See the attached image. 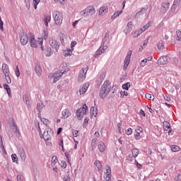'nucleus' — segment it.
Returning a JSON list of instances; mask_svg holds the SVG:
<instances>
[{
	"label": "nucleus",
	"mask_w": 181,
	"mask_h": 181,
	"mask_svg": "<svg viewBox=\"0 0 181 181\" xmlns=\"http://www.w3.org/2000/svg\"><path fill=\"white\" fill-rule=\"evenodd\" d=\"M52 21V16L49 14H46L44 18V23L47 28H49V22Z\"/></svg>",
	"instance_id": "aec40b11"
},
{
	"label": "nucleus",
	"mask_w": 181,
	"mask_h": 181,
	"mask_svg": "<svg viewBox=\"0 0 181 181\" xmlns=\"http://www.w3.org/2000/svg\"><path fill=\"white\" fill-rule=\"evenodd\" d=\"M20 156L22 160H26V153H25V150H23V148H22L20 151Z\"/></svg>",
	"instance_id": "bb28decb"
},
{
	"label": "nucleus",
	"mask_w": 181,
	"mask_h": 181,
	"mask_svg": "<svg viewBox=\"0 0 181 181\" xmlns=\"http://www.w3.org/2000/svg\"><path fill=\"white\" fill-rule=\"evenodd\" d=\"M103 53H104L103 49L99 48L95 53V57H98V56H100Z\"/></svg>",
	"instance_id": "58836bf2"
},
{
	"label": "nucleus",
	"mask_w": 181,
	"mask_h": 181,
	"mask_svg": "<svg viewBox=\"0 0 181 181\" xmlns=\"http://www.w3.org/2000/svg\"><path fill=\"white\" fill-rule=\"evenodd\" d=\"M100 49H102V50L104 52L105 50H107V49H108V47H107V45L100 47Z\"/></svg>",
	"instance_id": "338daca9"
},
{
	"label": "nucleus",
	"mask_w": 181,
	"mask_h": 181,
	"mask_svg": "<svg viewBox=\"0 0 181 181\" xmlns=\"http://www.w3.org/2000/svg\"><path fill=\"white\" fill-rule=\"evenodd\" d=\"M40 2V0H33V5H34L35 9H37V5H39Z\"/></svg>",
	"instance_id": "a19ab883"
},
{
	"label": "nucleus",
	"mask_w": 181,
	"mask_h": 181,
	"mask_svg": "<svg viewBox=\"0 0 181 181\" xmlns=\"http://www.w3.org/2000/svg\"><path fill=\"white\" fill-rule=\"evenodd\" d=\"M135 132H136V134H135V139H141V134H142V127L138 126L136 129H135Z\"/></svg>",
	"instance_id": "f3484780"
},
{
	"label": "nucleus",
	"mask_w": 181,
	"mask_h": 181,
	"mask_svg": "<svg viewBox=\"0 0 181 181\" xmlns=\"http://www.w3.org/2000/svg\"><path fill=\"white\" fill-rule=\"evenodd\" d=\"M132 55V50L128 51L126 58L124 59V68L128 67V66L129 65Z\"/></svg>",
	"instance_id": "4468645a"
},
{
	"label": "nucleus",
	"mask_w": 181,
	"mask_h": 181,
	"mask_svg": "<svg viewBox=\"0 0 181 181\" xmlns=\"http://www.w3.org/2000/svg\"><path fill=\"white\" fill-rule=\"evenodd\" d=\"M49 45L52 49H54L56 52H59V49L60 47V45H59V42L57 40L54 38H51L49 40Z\"/></svg>",
	"instance_id": "9d476101"
},
{
	"label": "nucleus",
	"mask_w": 181,
	"mask_h": 181,
	"mask_svg": "<svg viewBox=\"0 0 181 181\" xmlns=\"http://www.w3.org/2000/svg\"><path fill=\"white\" fill-rule=\"evenodd\" d=\"M2 71L4 74V76L8 74V73H9V68L6 64H4L2 65Z\"/></svg>",
	"instance_id": "a878e982"
},
{
	"label": "nucleus",
	"mask_w": 181,
	"mask_h": 181,
	"mask_svg": "<svg viewBox=\"0 0 181 181\" xmlns=\"http://www.w3.org/2000/svg\"><path fill=\"white\" fill-rule=\"evenodd\" d=\"M129 87H131V83L129 82L122 85V88L124 90H129Z\"/></svg>",
	"instance_id": "4c0bfd02"
},
{
	"label": "nucleus",
	"mask_w": 181,
	"mask_h": 181,
	"mask_svg": "<svg viewBox=\"0 0 181 181\" xmlns=\"http://www.w3.org/2000/svg\"><path fill=\"white\" fill-rule=\"evenodd\" d=\"M25 4L26 8H28V9H30V0H25Z\"/></svg>",
	"instance_id": "c03bdc74"
},
{
	"label": "nucleus",
	"mask_w": 181,
	"mask_h": 181,
	"mask_svg": "<svg viewBox=\"0 0 181 181\" xmlns=\"http://www.w3.org/2000/svg\"><path fill=\"white\" fill-rule=\"evenodd\" d=\"M64 181H70V176L66 175L64 177Z\"/></svg>",
	"instance_id": "69168bd1"
},
{
	"label": "nucleus",
	"mask_w": 181,
	"mask_h": 181,
	"mask_svg": "<svg viewBox=\"0 0 181 181\" xmlns=\"http://www.w3.org/2000/svg\"><path fill=\"white\" fill-rule=\"evenodd\" d=\"M8 124L12 129L16 135L19 134V129L18 128V125L15 123V120L13 119H8Z\"/></svg>",
	"instance_id": "1a4fd4ad"
},
{
	"label": "nucleus",
	"mask_w": 181,
	"mask_h": 181,
	"mask_svg": "<svg viewBox=\"0 0 181 181\" xmlns=\"http://www.w3.org/2000/svg\"><path fill=\"white\" fill-rule=\"evenodd\" d=\"M35 125L37 128V131L39 132V135L41 139H44L45 142H47V141H52V136H53V130H52V129L47 127L45 129L42 134L39 122H35Z\"/></svg>",
	"instance_id": "f257e3e1"
},
{
	"label": "nucleus",
	"mask_w": 181,
	"mask_h": 181,
	"mask_svg": "<svg viewBox=\"0 0 181 181\" xmlns=\"http://www.w3.org/2000/svg\"><path fill=\"white\" fill-rule=\"evenodd\" d=\"M177 37L178 40H181V31L177 32Z\"/></svg>",
	"instance_id": "bf43d9fd"
},
{
	"label": "nucleus",
	"mask_w": 181,
	"mask_h": 181,
	"mask_svg": "<svg viewBox=\"0 0 181 181\" xmlns=\"http://www.w3.org/2000/svg\"><path fill=\"white\" fill-rule=\"evenodd\" d=\"M157 47H158V49L159 50L163 49V47H164L163 43L159 42V43L158 44V45H157Z\"/></svg>",
	"instance_id": "de8ad7c7"
},
{
	"label": "nucleus",
	"mask_w": 181,
	"mask_h": 181,
	"mask_svg": "<svg viewBox=\"0 0 181 181\" xmlns=\"http://www.w3.org/2000/svg\"><path fill=\"white\" fill-rule=\"evenodd\" d=\"M95 13V8H94V6H89L86 7L83 11H81L80 12L81 16L83 18H88V16H93Z\"/></svg>",
	"instance_id": "7ed1b4c3"
},
{
	"label": "nucleus",
	"mask_w": 181,
	"mask_h": 181,
	"mask_svg": "<svg viewBox=\"0 0 181 181\" xmlns=\"http://www.w3.org/2000/svg\"><path fill=\"white\" fill-rule=\"evenodd\" d=\"M4 87L5 90L7 91L8 95H10L11 94V88L9 87V86L8 84L5 83L4 85Z\"/></svg>",
	"instance_id": "c9c22d12"
},
{
	"label": "nucleus",
	"mask_w": 181,
	"mask_h": 181,
	"mask_svg": "<svg viewBox=\"0 0 181 181\" xmlns=\"http://www.w3.org/2000/svg\"><path fill=\"white\" fill-rule=\"evenodd\" d=\"M169 3L168 2H165L162 4L163 8H165V9H168L169 8Z\"/></svg>",
	"instance_id": "864d4df0"
},
{
	"label": "nucleus",
	"mask_w": 181,
	"mask_h": 181,
	"mask_svg": "<svg viewBox=\"0 0 181 181\" xmlns=\"http://www.w3.org/2000/svg\"><path fill=\"white\" fill-rule=\"evenodd\" d=\"M141 33H142V32H141V31H136V32H134V35H133V36H134V37H138V36H139V35H141Z\"/></svg>",
	"instance_id": "6e6d98bb"
},
{
	"label": "nucleus",
	"mask_w": 181,
	"mask_h": 181,
	"mask_svg": "<svg viewBox=\"0 0 181 181\" xmlns=\"http://www.w3.org/2000/svg\"><path fill=\"white\" fill-rule=\"evenodd\" d=\"M163 97H164V99L165 100V101H170V97H169L168 95H163Z\"/></svg>",
	"instance_id": "680f3d73"
},
{
	"label": "nucleus",
	"mask_w": 181,
	"mask_h": 181,
	"mask_svg": "<svg viewBox=\"0 0 181 181\" xmlns=\"http://www.w3.org/2000/svg\"><path fill=\"white\" fill-rule=\"evenodd\" d=\"M59 37H60V41L62 45L64 44V39H66L67 37V35L64 33H61L59 35Z\"/></svg>",
	"instance_id": "7c9ffc66"
},
{
	"label": "nucleus",
	"mask_w": 181,
	"mask_h": 181,
	"mask_svg": "<svg viewBox=\"0 0 181 181\" xmlns=\"http://www.w3.org/2000/svg\"><path fill=\"white\" fill-rule=\"evenodd\" d=\"M72 135H73V136H74L75 138H77V136H78V131H77V130H73V131H72Z\"/></svg>",
	"instance_id": "09e8293b"
},
{
	"label": "nucleus",
	"mask_w": 181,
	"mask_h": 181,
	"mask_svg": "<svg viewBox=\"0 0 181 181\" xmlns=\"http://www.w3.org/2000/svg\"><path fill=\"white\" fill-rule=\"evenodd\" d=\"M20 41L23 46H25V45H28V42H29L28 35L25 33H21L20 35Z\"/></svg>",
	"instance_id": "f8f14e48"
},
{
	"label": "nucleus",
	"mask_w": 181,
	"mask_h": 181,
	"mask_svg": "<svg viewBox=\"0 0 181 181\" xmlns=\"http://www.w3.org/2000/svg\"><path fill=\"white\" fill-rule=\"evenodd\" d=\"M52 16L56 25H60L63 23V16L62 15V13L58 11H54L52 13Z\"/></svg>",
	"instance_id": "20e7f679"
},
{
	"label": "nucleus",
	"mask_w": 181,
	"mask_h": 181,
	"mask_svg": "<svg viewBox=\"0 0 181 181\" xmlns=\"http://www.w3.org/2000/svg\"><path fill=\"white\" fill-rule=\"evenodd\" d=\"M171 151H173V152H179L180 151V147L177 145H172Z\"/></svg>",
	"instance_id": "2f4dec72"
},
{
	"label": "nucleus",
	"mask_w": 181,
	"mask_h": 181,
	"mask_svg": "<svg viewBox=\"0 0 181 181\" xmlns=\"http://www.w3.org/2000/svg\"><path fill=\"white\" fill-rule=\"evenodd\" d=\"M30 45L31 47L36 48L37 47V42H36V40H35V36L32 34H30Z\"/></svg>",
	"instance_id": "dca6fc26"
},
{
	"label": "nucleus",
	"mask_w": 181,
	"mask_h": 181,
	"mask_svg": "<svg viewBox=\"0 0 181 181\" xmlns=\"http://www.w3.org/2000/svg\"><path fill=\"white\" fill-rule=\"evenodd\" d=\"M42 36V38L40 37L37 39V43L38 45H40V46H41V49L43 50V39L46 40L49 37V33L47 31V29L44 30Z\"/></svg>",
	"instance_id": "6e6552de"
},
{
	"label": "nucleus",
	"mask_w": 181,
	"mask_h": 181,
	"mask_svg": "<svg viewBox=\"0 0 181 181\" xmlns=\"http://www.w3.org/2000/svg\"><path fill=\"white\" fill-rule=\"evenodd\" d=\"M95 142H97L96 138H95L92 140V143H91L92 148H95V146H97V145L95 144Z\"/></svg>",
	"instance_id": "3c124183"
},
{
	"label": "nucleus",
	"mask_w": 181,
	"mask_h": 181,
	"mask_svg": "<svg viewBox=\"0 0 181 181\" xmlns=\"http://www.w3.org/2000/svg\"><path fill=\"white\" fill-rule=\"evenodd\" d=\"M23 98L25 104H27V105H30L29 96L28 95H24Z\"/></svg>",
	"instance_id": "f704fd0d"
},
{
	"label": "nucleus",
	"mask_w": 181,
	"mask_h": 181,
	"mask_svg": "<svg viewBox=\"0 0 181 181\" xmlns=\"http://www.w3.org/2000/svg\"><path fill=\"white\" fill-rule=\"evenodd\" d=\"M108 12V6H104L100 8L99 9V15L101 16H103V15H105Z\"/></svg>",
	"instance_id": "a211bd4d"
},
{
	"label": "nucleus",
	"mask_w": 181,
	"mask_h": 181,
	"mask_svg": "<svg viewBox=\"0 0 181 181\" xmlns=\"http://www.w3.org/2000/svg\"><path fill=\"white\" fill-rule=\"evenodd\" d=\"M168 63V58L166 57H160L158 60V64L163 65Z\"/></svg>",
	"instance_id": "412c9836"
},
{
	"label": "nucleus",
	"mask_w": 181,
	"mask_h": 181,
	"mask_svg": "<svg viewBox=\"0 0 181 181\" xmlns=\"http://www.w3.org/2000/svg\"><path fill=\"white\" fill-rule=\"evenodd\" d=\"M117 127H118V132H119V133L121 134V129H122V124L119 123V124H117Z\"/></svg>",
	"instance_id": "13d9d810"
},
{
	"label": "nucleus",
	"mask_w": 181,
	"mask_h": 181,
	"mask_svg": "<svg viewBox=\"0 0 181 181\" xmlns=\"http://www.w3.org/2000/svg\"><path fill=\"white\" fill-rule=\"evenodd\" d=\"M88 87H90V83H87L83 85L80 88H79V93L81 95H83V94H86L87 92V90H88Z\"/></svg>",
	"instance_id": "2eb2a0df"
},
{
	"label": "nucleus",
	"mask_w": 181,
	"mask_h": 181,
	"mask_svg": "<svg viewBox=\"0 0 181 181\" xmlns=\"http://www.w3.org/2000/svg\"><path fill=\"white\" fill-rule=\"evenodd\" d=\"M59 146H62V149H64V147H63V139H61L59 140Z\"/></svg>",
	"instance_id": "774afa93"
},
{
	"label": "nucleus",
	"mask_w": 181,
	"mask_h": 181,
	"mask_svg": "<svg viewBox=\"0 0 181 181\" xmlns=\"http://www.w3.org/2000/svg\"><path fill=\"white\" fill-rule=\"evenodd\" d=\"M44 54L47 57H50L53 54V51H52L50 47H48L45 49Z\"/></svg>",
	"instance_id": "5701e85b"
},
{
	"label": "nucleus",
	"mask_w": 181,
	"mask_h": 181,
	"mask_svg": "<svg viewBox=\"0 0 181 181\" xmlns=\"http://www.w3.org/2000/svg\"><path fill=\"white\" fill-rule=\"evenodd\" d=\"M106 172L104 174L105 181H111V167L105 165Z\"/></svg>",
	"instance_id": "9b49d317"
},
{
	"label": "nucleus",
	"mask_w": 181,
	"mask_h": 181,
	"mask_svg": "<svg viewBox=\"0 0 181 181\" xmlns=\"http://www.w3.org/2000/svg\"><path fill=\"white\" fill-rule=\"evenodd\" d=\"M88 112V107H87V105H83L82 107H80L77 111H76V116L78 119H81Z\"/></svg>",
	"instance_id": "39448f33"
},
{
	"label": "nucleus",
	"mask_w": 181,
	"mask_h": 181,
	"mask_svg": "<svg viewBox=\"0 0 181 181\" xmlns=\"http://www.w3.org/2000/svg\"><path fill=\"white\" fill-rule=\"evenodd\" d=\"M65 71H66L62 70V71H58L51 74L50 78L51 80H52V83H56L57 81H58V80H60V78H62V76L64 74Z\"/></svg>",
	"instance_id": "0eeeda50"
},
{
	"label": "nucleus",
	"mask_w": 181,
	"mask_h": 181,
	"mask_svg": "<svg viewBox=\"0 0 181 181\" xmlns=\"http://www.w3.org/2000/svg\"><path fill=\"white\" fill-rule=\"evenodd\" d=\"M5 78L8 84H11L12 83V81L11 80V77L9 76V74L5 75Z\"/></svg>",
	"instance_id": "79ce46f5"
},
{
	"label": "nucleus",
	"mask_w": 181,
	"mask_h": 181,
	"mask_svg": "<svg viewBox=\"0 0 181 181\" xmlns=\"http://www.w3.org/2000/svg\"><path fill=\"white\" fill-rule=\"evenodd\" d=\"M41 121L42 122H43V124H45V125H47V124H49V119H46V118H41Z\"/></svg>",
	"instance_id": "49530a36"
},
{
	"label": "nucleus",
	"mask_w": 181,
	"mask_h": 181,
	"mask_svg": "<svg viewBox=\"0 0 181 181\" xmlns=\"http://www.w3.org/2000/svg\"><path fill=\"white\" fill-rule=\"evenodd\" d=\"M95 165L97 167V168L98 169V170H101L103 166L101 165V163L100 162V160H96L95 162Z\"/></svg>",
	"instance_id": "e433bc0d"
},
{
	"label": "nucleus",
	"mask_w": 181,
	"mask_h": 181,
	"mask_svg": "<svg viewBox=\"0 0 181 181\" xmlns=\"http://www.w3.org/2000/svg\"><path fill=\"white\" fill-rule=\"evenodd\" d=\"M132 26H133V24H132V22H129L127 23V25L126 27V28L124 29V32L126 35H128V33H129L130 32H132Z\"/></svg>",
	"instance_id": "6ab92c4d"
},
{
	"label": "nucleus",
	"mask_w": 181,
	"mask_h": 181,
	"mask_svg": "<svg viewBox=\"0 0 181 181\" xmlns=\"http://www.w3.org/2000/svg\"><path fill=\"white\" fill-rule=\"evenodd\" d=\"M133 158H136L139 155V150L138 148H133L132 150Z\"/></svg>",
	"instance_id": "c85d7f7f"
},
{
	"label": "nucleus",
	"mask_w": 181,
	"mask_h": 181,
	"mask_svg": "<svg viewBox=\"0 0 181 181\" xmlns=\"http://www.w3.org/2000/svg\"><path fill=\"white\" fill-rule=\"evenodd\" d=\"M175 181H181V175L178 174L177 176H176L174 179Z\"/></svg>",
	"instance_id": "4d7b16f0"
},
{
	"label": "nucleus",
	"mask_w": 181,
	"mask_h": 181,
	"mask_svg": "<svg viewBox=\"0 0 181 181\" xmlns=\"http://www.w3.org/2000/svg\"><path fill=\"white\" fill-rule=\"evenodd\" d=\"M16 77H19L21 76V71H19V66H16Z\"/></svg>",
	"instance_id": "8fccbe9b"
},
{
	"label": "nucleus",
	"mask_w": 181,
	"mask_h": 181,
	"mask_svg": "<svg viewBox=\"0 0 181 181\" xmlns=\"http://www.w3.org/2000/svg\"><path fill=\"white\" fill-rule=\"evenodd\" d=\"M88 70V66H85L82 68L78 74V81L79 83H83L86 80V76L87 74V71Z\"/></svg>",
	"instance_id": "423d86ee"
},
{
	"label": "nucleus",
	"mask_w": 181,
	"mask_h": 181,
	"mask_svg": "<svg viewBox=\"0 0 181 181\" xmlns=\"http://www.w3.org/2000/svg\"><path fill=\"white\" fill-rule=\"evenodd\" d=\"M52 163H54V165H56V163H57V157L54 156L52 158Z\"/></svg>",
	"instance_id": "603ef678"
},
{
	"label": "nucleus",
	"mask_w": 181,
	"mask_h": 181,
	"mask_svg": "<svg viewBox=\"0 0 181 181\" xmlns=\"http://www.w3.org/2000/svg\"><path fill=\"white\" fill-rule=\"evenodd\" d=\"M110 91H111V83L105 81L100 90L99 95L100 98H105L110 94Z\"/></svg>",
	"instance_id": "f03ea898"
},
{
	"label": "nucleus",
	"mask_w": 181,
	"mask_h": 181,
	"mask_svg": "<svg viewBox=\"0 0 181 181\" xmlns=\"http://www.w3.org/2000/svg\"><path fill=\"white\" fill-rule=\"evenodd\" d=\"M122 13V11H115L114 13V14L112 16V19L114 20L116 18H117V16H119L120 14Z\"/></svg>",
	"instance_id": "72a5a7b5"
},
{
	"label": "nucleus",
	"mask_w": 181,
	"mask_h": 181,
	"mask_svg": "<svg viewBox=\"0 0 181 181\" xmlns=\"http://www.w3.org/2000/svg\"><path fill=\"white\" fill-rule=\"evenodd\" d=\"M145 13H146V8H143L136 13L135 18H141V16H142V15H145Z\"/></svg>",
	"instance_id": "4be33fe9"
},
{
	"label": "nucleus",
	"mask_w": 181,
	"mask_h": 181,
	"mask_svg": "<svg viewBox=\"0 0 181 181\" xmlns=\"http://www.w3.org/2000/svg\"><path fill=\"white\" fill-rule=\"evenodd\" d=\"M62 131H63V128L59 127L57 132V135H60V134L62 133Z\"/></svg>",
	"instance_id": "0e129e2a"
},
{
	"label": "nucleus",
	"mask_w": 181,
	"mask_h": 181,
	"mask_svg": "<svg viewBox=\"0 0 181 181\" xmlns=\"http://www.w3.org/2000/svg\"><path fill=\"white\" fill-rule=\"evenodd\" d=\"M61 166L64 169H66V168H67V163H66V161L64 160L61 161Z\"/></svg>",
	"instance_id": "5fc2aeb1"
},
{
	"label": "nucleus",
	"mask_w": 181,
	"mask_h": 181,
	"mask_svg": "<svg viewBox=\"0 0 181 181\" xmlns=\"http://www.w3.org/2000/svg\"><path fill=\"white\" fill-rule=\"evenodd\" d=\"M127 135H132V129L131 127L126 130Z\"/></svg>",
	"instance_id": "a18cd8bd"
},
{
	"label": "nucleus",
	"mask_w": 181,
	"mask_h": 181,
	"mask_svg": "<svg viewBox=\"0 0 181 181\" xmlns=\"http://www.w3.org/2000/svg\"><path fill=\"white\" fill-rule=\"evenodd\" d=\"M148 28H151V22H148L147 24L144 25L142 28L140 29V32H145Z\"/></svg>",
	"instance_id": "c756f323"
},
{
	"label": "nucleus",
	"mask_w": 181,
	"mask_h": 181,
	"mask_svg": "<svg viewBox=\"0 0 181 181\" xmlns=\"http://www.w3.org/2000/svg\"><path fill=\"white\" fill-rule=\"evenodd\" d=\"M146 63H148V58L143 59L141 62L140 65L141 66V67H145V66H146Z\"/></svg>",
	"instance_id": "ea45409f"
},
{
	"label": "nucleus",
	"mask_w": 181,
	"mask_h": 181,
	"mask_svg": "<svg viewBox=\"0 0 181 181\" xmlns=\"http://www.w3.org/2000/svg\"><path fill=\"white\" fill-rule=\"evenodd\" d=\"M17 181H23V177L21 175H17Z\"/></svg>",
	"instance_id": "052dcab7"
},
{
	"label": "nucleus",
	"mask_w": 181,
	"mask_h": 181,
	"mask_svg": "<svg viewBox=\"0 0 181 181\" xmlns=\"http://www.w3.org/2000/svg\"><path fill=\"white\" fill-rule=\"evenodd\" d=\"M100 152H105V144L103 141H100L98 146Z\"/></svg>",
	"instance_id": "b1692460"
},
{
	"label": "nucleus",
	"mask_w": 181,
	"mask_h": 181,
	"mask_svg": "<svg viewBox=\"0 0 181 181\" xmlns=\"http://www.w3.org/2000/svg\"><path fill=\"white\" fill-rule=\"evenodd\" d=\"M76 45H77V42L73 41V42L71 43V49H73V47H74V46H76Z\"/></svg>",
	"instance_id": "e2e57ef3"
},
{
	"label": "nucleus",
	"mask_w": 181,
	"mask_h": 181,
	"mask_svg": "<svg viewBox=\"0 0 181 181\" xmlns=\"http://www.w3.org/2000/svg\"><path fill=\"white\" fill-rule=\"evenodd\" d=\"M35 72L38 76H42V68L40 67V65L37 64L35 66Z\"/></svg>",
	"instance_id": "cd10ccee"
},
{
	"label": "nucleus",
	"mask_w": 181,
	"mask_h": 181,
	"mask_svg": "<svg viewBox=\"0 0 181 181\" xmlns=\"http://www.w3.org/2000/svg\"><path fill=\"white\" fill-rule=\"evenodd\" d=\"M11 159H12L13 162L18 163V156H16V154H12Z\"/></svg>",
	"instance_id": "37998d69"
},
{
	"label": "nucleus",
	"mask_w": 181,
	"mask_h": 181,
	"mask_svg": "<svg viewBox=\"0 0 181 181\" xmlns=\"http://www.w3.org/2000/svg\"><path fill=\"white\" fill-rule=\"evenodd\" d=\"M163 130L168 131V135H173V131L170 129V123L168 122H163Z\"/></svg>",
	"instance_id": "ddd939ff"
},
{
	"label": "nucleus",
	"mask_w": 181,
	"mask_h": 181,
	"mask_svg": "<svg viewBox=\"0 0 181 181\" xmlns=\"http://www.w3.org/2000/svg\"><path fill=\"white\" fill-rule=\"evenodd\" d=\"M145 98L147 100H152V101L155 100V96L153 95H151L150 93H146Z\"/></svg>",
	"instance_id": "473e14b6"
},
{
	"label": "nucleus",
	"mask_w": 181,
	"mask_h": 181,
	"mask_svg": "<svg viewBox=\"0 0 181 181\" xmlns=\"http://www.w3.org/2000/svg\"><path fill=\"white\" fill-rule=\"evenodd\" d=\"M71 115V113L70 112V110L69 109H64L62 111V117L63 118H69Z\"/></svg>",
	"instance_id": "393cba45"
}]
</instances>
